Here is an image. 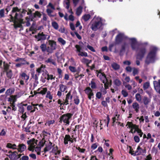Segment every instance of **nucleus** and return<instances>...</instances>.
I'll use <instances>...</instances> for the list:
<instances>
[{
  "instance_id": "52",
  "label": "nucleus",
  "mask_w": 160,
  "mask_h": 160,
  "mask_svg": "<svg viewBox=\"0 0 160 160\" xmlns=\"http://www.w3.org/2000/svg\"><path fill=\"white\" fill-rule=\"evenodd\" d=\"M78 55L79 56H81L88 57V54L87 52H81L80 53L78 54Z\"/></svg>"
},
{
  "instance_id": "32",
  "label": "nucleus",
  "mask_w": 160,
  "mask_h": 160,
  "mask_svg": "<svg viewBox=\"0 0 160 160\" xmlns=\"http://www.w3.org/2000/svg\"><path fill=\"white\" fill-rule=\"evenodd\" d=\"M52 26L55 30H58L59 28V25L56 21H53L51 23Z\"/></svg>"
},
{
  "instance_id": "41",
  "label": "nucleus",
  "mask_w": 160,
  "mask_h": 160,
  "mask_svg": "<svg viewBox=\"0 0 160 160\" xmlns=\"http://www.w3.org/2000/svg\"><path fill=\"white\" fill-rule=\"evenodd\" d=\"M85 93L87 95L92 91V90L89 87H87L84 90Z\"/></svg>"
},
{
  "instance_id": "47",
  "label": "nucleus",
  "mask_w": 160,
  "mask_h": 160,
  "mask_svg": "<svg viewBox=\"0 0 160 160\" xmlns=\"http://www.w3.org/2000/svg\"><path fill=\"white\" fill-rule=\"evenodd\" d=\"M115 85L117 86H119L121 84V82L118 79H116L114 81Z\"/></svg>"
},
{
  "instance_id": "24",
  "label": "nucleus",
  "mask_w": 160,
  "mask_h": 160,
  "mask_svg": "<svg viewBox=\"0 0 160 160\" xmlns=\"http://www.w3.org/2000/svg\"><path fill=\"white\" fill-rule=\"evenodd\" d=\"M45 62L46 63H51L54 66L57 65V63L54 59L52 58V57H51L48 58L47 60L45 61Z\"/></svg>"
},
{
  "instance_id": "35",
  "label": "nucleus",
  "mask_w": 160,
  "mask_h": 160,
  "mask_svg": "<svg viewBox=\"0 0 160 160\" xmlns=\"http://www.w3.org/2000/svg\"><path fill=\"white\" fill-rule=\"evenodd\" d=\"M111 66L112 68L115 70H117L120 68L119 65L115 62L112 63Z\"/></svg>"
},
{
  "instance_id": "37",
  "label": "nucleus",
  "mask_w": 160,
  "mask_h": 160,
  "mask_svg": "<svg viewBox=\"0 0 160 160\" xmlns=\"http://www.w3.org/2000/svg\"><path fill=\"white\" fill-rule=\"evenodd\" d=\"M18 111L21 113L23 114L24 112V107L22 105V103L19 104L18 105Z\"/></svg>"
},
{
  "instance_id": "21",
  "label": "nucleus",
  "mask_w": 160,
  "mask_h": 160,
  "mask_svg": "<svg viewBox=\"0 0 160 160\" xmlns=\"http://www.w3.org/2000/svg\"><path fill=\"white\" fill-rule=\"evenodd\" d=\"M10 65L8 63L6 62L5 61L3 62V69L4 70L3 72L8 71L10 70Z\"/></svg>"
},
{
  "instance_id": "29",
  "label": "nucleus",
  "mask_w": 160,
  "mask_h": 160,
  "mask_svg": "<svg viewBox=\"0 0 160 160\" xmlns=\"http://www.w3.org/2000/svg\"><path fill=\"white\" fill-rule=\"evenodd\" d=\"M52 148V143L50 142L48 145H47L46 147L44 149L45 152L48 151L50 150Z\"/></svg>"
},
{
  "instance_id": "9",
  "label": "nucleus",
  "mask_w": 160,
  "mask_h": 160,
  "mask_svg": "<svg viewBox=\"0 0 160 160\" xmlns=\"http://www.w3.org/2000/svg\"><path fill=\"white\" fill-rule=\"evenodd\" d=\"M146 153V150L145 149H143L140 147L139 145L137 148V150L135 152V155H138L140 154L143 155Z\"/></svg>"
},
{
  "instance_id": "60",
  "label": "nucleus",
  "mask_w": 160,
  "mask_h": 160,
  "mask_svg": "<svg viewBox=\"0 0 160 160\" xmlns=\"http://www.w3.org/2000/svg\"><path fill=\"white\" fill-rule=\"evenodd\" d=\"M87 48L88 49H89L92 52H96V51L94 48L93 47H92V46L88 45L87 46Z\"/></svg>"
},
{
  "instance_id": "45",
  "label": "nucleus",
  "mask_w": 160,
  "mask_h": 160,
  "mask_svg": "<svg viewBox=\"0 0 160 160\" xmlns=\"http://www.w3.org/2000/svg\"><path fill=\"white\" fill-rule=\"evenodd\" d=\"M58 41L59 42L61 43L62 45H64L66 43V41L61 37L59 38H58Z\"/></svg>"
},
{
  "instance_id": "36",
  "label": "nucleus",
  "mask_w": 160,
  "mask_h": 160,
  "mask_svg": "<svg viewBox=\"0 0 160 160\" xmlns=\"http://www.w3.org/2000/svg\"><path fill=\"white\" fill-rule=\"evenodd\" d=\"M82 62L84 64L90 63L92 62L91 60H89L87 58H84L82 59Z\"/></svg>"
},
{
  "instance_id": "48",
  "label": "nucleus",
  "mask_w": 160,
  "mask_h": 160,
  "mask_svg": "<svg viewBox=\"0 0 160 160\" xmlns=\"http://www.w3.org/2000/svg\"><path fill=\"white\" fill-rule=\"evenodd\" d=\"M69 69L70 71L72 72H75L77 71V69L75 67L70 66L69 67Z\"/></svg>"
},
{
  "instance_id": "19",
  "label": "nucleus",
  "mask_w": 160,
  "mask_h": 160,
  "mask_svg": "<svg viewBox=\"0 0 160 160\" xmlns=\"http://www.w3.org/2000/svg\"><path fill=\"white\" fill-rule=\"evenodd\" d=\"M26 149V146L24 144H19L18 145V147L16 149H18V152H22V151H24Z\"/></svg>"
},
{
  "instance_id": "42",
  "label": "nucleus",
  "mask_w": 160,
  "mask_h": 160,
  "mask_svg": "<svg viewBox=\"0 0 160 160\" xmlns=\"http://www.w3.org/2000/svg\"><path fill=\"white\" fill-rule=\"evenodd\" d=\"M135 98L136 100L139 102L141 101V95L138 93H137L135 95Z\"/></svg>"
},
{
  "instance_id": "43",
  "label": "nucleus",
  "mask_w": 160,
  "mask_h": 160,
  "mask_svg": "<svg viewBox=\"0 0 160 160\" xmlns=\"http://www.w3.org/2000/svg\"><path fill=\"white\" fill-rule=\"evenodd\" d=\"M46 97L48 98L50 100H52V99L53 97L52 95L51 94V92L50 91H48L47 92Z\"/></svg>"
},
{
  "instance_id": "59",
  "label": "nucleus",
  "mask_w": 160,
  "mask_h": 160,
  "mask_svg": "<svg viewBox=\"0 0 160 160\" xmlns=\"http://www.w3.org/2000/svg\"><path fill=\"white\" fill-rule=\"evenodd\" d=\"M46 51L48 53V55H49V53H52L53 52V51L52 49L51 48L50 49V47L48 46L47 47V50Z\"/></svg>"
},
{
  "instance_id": "15",
  "label": "nucleus",
  "mask_w": 160,
  "mask_h": 160,
  "mask_svg": "<svg viewBox=\"0 0 160 160\" xmlns=\"http://www.w3.org/2000/svg\"><path fill=\"white\" fill-rule=\"evenodd\" d=\"M49 44L51 48L53 51L56 49V42L54 40H48Z\"/></svg>"
},
{
  "instance_id": "57",
  "label": "nucleus",
  "mask_w": 160,
  "mask_h": 160,
  "mask_svg": "<svg viewBox=\"0 0 160 160\" xmlns=\"http://www.w3.org/2000/svg\"><path fill=\"white\" fill-rule=\"evenodd\" d=\"M47 12L48 13V15L50 17H53V16L52 15L51 13L52 12V11L49 8H48L46 10Z\"/></svg>"
},
{
  "instance_id": "61",
  "label": "nucleus",
  "mask_w": 160,
  "mask_h": 160,
  "mask_svg": "<svg viewBox=\"0 0 160 160\" xmlns=\"http://www.w3.org/2000/svg\"><path fill=\"white\" fill-rule=\"evenodd\" d=\"M104 84V89H107L108 88V85H109V83L108 82V80L107 81H105V82L103 83Z\"/></svg>"
},
{
  "instance_id": "20",
  "label": "nucleus",
  "mask_w": 160,
  "mask_h": 160,
  "mask_svg": "<svg viewBox=\"0 0 160 160\" xmlns=\"http://www.w3.org/2000/svg\"><path fill=\"white\" fill-rule=\"evenodd\" d=\"M153 84L155 90L160 88V79L158 80V81H153Z\"/></svg>"
},
{
  "instance_id": "33",
  "label": "nucleus",
  "mask_w": 160,
  "mask_h": 160,
  "mask_svg": "<svg viewBox=\"0 0 160 160\" xmlns=\"http://www.w3.org/2000/svg\"><path fill=\"white\" fill-rule=\"evenodd\" d=\"M7 147L8 148H12L13 149H16L17 148V146L16 144H12L10 143H8L7 145Z\"/></svg>"
},
{
  "instance_id": "11",
  "label": "nucleus",
  "mask_w": 160,
  "mask_h": 160,
  "mask_svg": "<svg viewBox=\"0 0 160 160\" xmlns=\"http://www.w3.org/2000/svg\"><path fill=\"white\" fill-rule=\"evenodd\" d=\"M126 126H128V128H130V130H141L138 128V127L137 125L133 124L132 122H128Z\"/></svg>"
},
{
  "instance_id": "28",
  "label": "nucleus",
  "mask_w": 160,
  "mask_h": 160,
  "mask_svg": "<svg viewBox=\"0 0 160 160\" xmlns=\"http://www.w3.org/2000/svg\"><path fill=\"white\" fill-rule=\"evenodd\" d=\"M31 74L32 77L34 79L35 81L36 82L38 79V76L39 74V73L35 74L34 72H32L31 73Z\"/></svg>"
},
{
  "instance_id": "63",
  "label": "nucleus",
  "mask_w": 160,
  "mask_h": 160,
  "mask_svg": "<svg viewBox=\"0 0 160 160\" xmlns=\"http://www.w3.org/2000/svg\"><path fill=\"white\" fill-rule=\"evenodd\" d=\"M4 9H2L0 10V17H4Z\"/></svg>"
},
{
  "instance_id": "3",
  "label": "nucleus",
  "mask_w": 160,
  "mask_h": 160,
  "mask_svg": "<svg viewBox=\"0 0 160 160\" xmlns=\"http://www.w3.org/2000/svg\"><path fill=\"white\" fill-rule=\"evenodd\" d=\"M73 115V114L70 113L63 114L59 118V122L61 124L63 122V124L65 125H68L70 124V121Z\"/></svg>"
},
{
  "instance_id": "49",
  "label": "nucleus",
  "mask_w": 160,
  "mask_h": 160,
  "mask_svg": "<svg viewBox=\"0 0 160 160\" xmlns=\"http://www.w3.org/2000/svg\"><path fill=\"white\" fill-rule=\"evenodd\" d=\"M21 9H19L17 7H14L12 8V13H14L16 12H20Z\"/></svg>"
},
{
  "instance_id": "46",
  "label": "nucleus",
  "mask_w": 160,
  "mask_h": 160,
  "mask_svg": "<svg viewBox=\"0 0 160 160\" xmlns=\"http://www.w3.org/2000/svg\"><path fill=\"white\" fill-rule=\"evenodd\" d=\"M150 86V84L148 82H146L143 85V88L145 90L148 89Z\"/></svg>"
},
{
  "instance_id": "5",
  "label": "nucleus",
  "mask_w": 160,
  "mask_h": 160,
  "mask_svg": "<svg viewBox=\"0 0 160 160\" xmlns=\"http://www.w3.org/2000/svg\"><path fill=\"white\" fill-rule=\"evenodd\" d=\"M102 25V19L101 18H97L92 22L90 28L93 31H96L99 29Z\"/></svg>"
},
{
  "instance_id": "26",
  "label": "nucleus",
  "mask_w": 160,
  "mask_h": 160,
  "mask_svg": "<svg viewBox=\"0 0 160 160\" xmlns=\"http://www.w3.org/2000/svg\"><path fill=\"white\" fill-rule=\"evenodd\" d=\"M51 152L54 153L56 155H58L60 153V151L58 150L57 146L53 148Z\"/></svg>"
},
{
  "instance_id": "10",
  "label": "nucleus",
  "mask_w": 160,
  "mask_h": 160,
  "mask_svg": "<svg viewBox=\"0 0 160 160\" xmlns=\"http://www.w3.org/2000/svg\"><path fill=\"white\" fill-rule=\"evenodd\" d=\"M21 155V154H18L16 152H14L9 154L8 156L12 160H17L20 157Z\"/></svg>"
},
{
  "instance_id": "62",
  "label": "nucleus",
  "mask_w": 160,
  "mask_h": 160,
  "mask_svg": "<svg viewBox=\"0 0 160 160\" xmlns=\"http://www.w3.org/2000/svg\"><path fill=\"white\" fill-rule=\"evenodd\" d=\"M98 146V144L97 143H95L93 144L91 147V148L93 150H94L96 149Z\"/></svg>"
},
{
  "instance_id": "44",
  "label": "nucleus",
  "mask_w": 160,
  "mask_h": 160,
  "mask_svg": "<svg viewBox=\"0 0 160 160\" xmlns=\"http://www.w3.org/2000/svg\"><path fill=\"white\" fill-rule=\"evenodd\" d=\"M45 75H47V79L48 80H49L50 79L51 80L54 79L55 77H53V75H49L48 74H47L46 73L45 74Z\"/></svg>"
},
{
  "instance_id": "34",
  "label": "nucleus",
  "mask_w": 160,
  "mask_h": 160,
  "mask_svg": "<svg viewBox=\"0 0 160 160\" xmlns=\"http://www.w3.org/2000/svg\"><path fill=\"white\" fill-rule=\"evenodd\" d=\"M14 27L15 28L17 29L18 28H20L23 29V26L21 23H16V21L14 22Z\"/></svg>"
},
{
  "instance_id": "56",
  "label": "nucleus",
  "mask_w": 160,
  "mask_h": 160,
  "mask_svg": "<svg viewBox=\"0 0 160 160\" xmlns=\"http://www.w3.org/2000/svg\"><path fill=\"white\" fill-rule=\"evenodd\" d=\"M75 129L76 130H77V129L78 130H82L83 129V127L82 125H76L75 126ZM74 130H76V129H74Z\"/></svg>"
},
{
  "instance_id": "51",
  "label": "nucleus",
  "mask_w": 160,
  "mask_h": 160,
  "mask_svg": "<svg viewBox=\"0 0 160 160\" xmlns=\"http://www.w3.org/2000/svg\"><path fill=\"white\" fill-rule=\"evenodd\" d=\"M17 95H14V96L12 95L11 96V97H12L11 98H8V102H13V100L14 99H16V98H17Z\"/></svg>"
},
{
  "instance_id": "1",
  "label": "nucleus",
  "mask_w": 160,
  "mask_h": 160,
  "mask_svg": "<svg viewBox=\"0 0 160 160\" xmlns=\"http://www.w3.org/2000/svg\"><path fill=\"white\" fill-rule=\"evenodd\" d=\"M157 48L153 47L148 53L145 60V65H148L150 63H154L155 60Z\"/></svg>"
},
{
  "instance_id": "23",
  "label": "nucleus",
  "mask_w": 160,
  "mask_h": 160,
  "mask_svg": "<svg viewBox=\"0 0 160 160\" xmlns=\"http://www.w3.org/2000/svg\"><path fill=\"white\" fill-rule=\"evenodd\" d=\"M6 73V75L8 79H11L13 76V73L12 70L10 69L8 71L5 72Z\"/></svg>"
},
{
  "instance_id": "18",
  "label": "nucleus",
  "mask_w": 160,
  "mask_h": 160,
  "mask_svg": "<svg viewBox=\"0 0 160 160\" xmlns=\"http://www.w3.org/2000/svg\"><path fill=\"white\" fill-rule=\"evenodd\" d=\"M98 77H99L103 83H104L105 81H107V80H108L106 75L103 72L102 73H101V74L99 75Z\"/></svg>"
},
{
  "instance_id": "14",
  "label": "nucleus",
  "mask_w": 160,
  "mask_h": 160,
  "mask_svg": "<svg viewBox=\"0 0 160 160\" xmlns=\"http://www.w3.org/2000/svg\"><path fill=\"white\" fill-rule=\"evenodd\" d=\"M42 16L41 13L38 11H36L35 12L33 13V15H32L30 18L31 19V21H33L34 18L36 17L38 18H41Z\"/></svg>"
},
{
  "instance_id": "64",
  "label": "nucleus",
  "mask_w": 160,
  "mask_h": 160,
  "mask_svg": "<svg viewBox=\"0 0 160 160\" xmlns=\"http://www.w3.org/2000/svg\"><path fill=\"white\" fill-rule=\"evenodd\" d=\"M102 94L100 92H98L96 94V97L98 99H100L102 96Z\"/></svg>"
},
{
  "instance_id": "39",
  "label": "nucleus",
  "mask_w": 160,
  "mask_h": 160,
  "mask_svg": "<svg viewBox=\"0 0 160 160\" xmlns=\"http://www.w3.org/2000/svg\"><path fill=\"white\" fill-rule=\"evenodd\" d=\"M42 89L40 92H38V94L43 95L45 94L48 92V89L47 88H42Z\"/></svg>"
},
{
  "instance_id": "6",
  "label": "nucleus",
  "mask_w": 160,
  "mask_h": 160,
  "mask_svg": "<svg viewBox=\"0 0 160 160\" xmlns=\"http://www.w3.org/2000/svg\"><path fill=\"white\" fill-rule=\"evenodd\" d=\"M34 37L37 41H41L42 42V41L46 39L48 40L50 38V36L47 34H44L43 32H42L41 33L40 32L38 33L37 35H35Z\"/></svg>"
},
{
  "instance_id": "2",
  "label": "nucleus",
  "mask_w": 160,
  "mask_h": 160,
  "mask_svg": "<svg viewBox=\"0 0 160 160\" xmlns=\"http://www.w3.org/2000/svg\"><path fill=\"white\" fill-rule=\"evenodd\" d=\"M37 141L32 139L27 141L28 145V148L29 150L32 152L35 151L38 155L40 154L41 148L37 144Z\"/></svg>"
},
{
  "instance_id": "4",
  "label": "nucleus",
  "mask_w": 160,
  "mask_h": 160,
  "mask_svg": "<svg viewBox=\"0 0 160 160\" xmlns=\"http://www.w3.org/2000/svg\"><path fill=\"white\" fill-rule=\"evenodd\" d=\"M137 51L136 58L142 61L146 53V48L145 46L140 47L137 49Z\"/></svg>"
},
{
  "instance_id": "8",
  "label": "nucleus",
  "mask_w": 160,
  "mask_h": 160,
  "mask_svg": "<svg viewBox=\"0 0 160 160\" xmlns=\"http://www.w3.org/2000/svg\"><path fill=\"white\" fill-rule=\"evenodd\" d=\"M128 38L122 33H119L116 37L115 41L117 44H119L121 42L123 39H127Z\"/></svg>"
},
{
  "instance_id": "17",
  "label": "nucleus",
  "mask_w": 160,
  "mask_h": 160,
  "mask_svg": "<svg viewBox=\"0 0 160 160\" xmlns=\"http://www.w3.org/2000/svg\"><path fill=\"white\" fill-rule=\"evenodd\" d=\"M15 61L16 62H18L20 61H22V62H21L22 65H29V63L27 62L25 59L24 58H18L15 60Z\"/></svg>"
},
{
  "instance_id": "40",
  "label": "nucleus",
  "mask_w": 160,
  "mask_h": 160,
  "mask_svg": "<svg viewBox=\"0 0 160 160\" xmlns=\"http://www.w3.org/2000/svg\"><path fill=\"white\" fill-rule=\"evenodd\" d=\"M91 16L89 14H85L82 17V18L85 21H88L90 18Z\"/></svg>"
},
{
  "instance_id": "54",
  "label": "nucleus",
  "mask_w": 160,
  "mask_h": 160,
  "mask_svg": "<svg viewBox=\"0 0 160 160\" xmlns=\"http://www.w3.org/2000/svg\"><path fill=\"white\" fill-rule=\"evenodd\" d=\"M121 93L124 97H126L128 95V93L126 90H122L121 91Z\"/></svg>"
},
{
  "instance_id": "25",
  "label": "nucleus",
  "mask_w": 160,
  "mask_h": 160,
  "mask_svg": "<svg viewBox=\"0 0 160 160\" xmlns=\"http://www.w3.org/2000/svg\"><path fill=\"white\" fill-rule=\"evenodd\" d=\"M143 104L145 105H148L151 102V99L146 96H144L142 99Z\"/></svg>"
},
{
  "instance_id": "27",
  "label": "nucleus",
  "mask_w": 160,
  "mask_h": 160,
  "mask_svg": "<svg viewBox=\"0 0 160 160\" xmlns=\"http://www.w3.org/2000/svg\"><path fill=\"white\" fill-rule=\"evenodd\" d=\"M40 48L41 49L42 52H46L47 50V45L45 43L42 44L40 46Z\"/></svg>"
},
{
  "instance_id": "13",
  "label": "nucleus",
  "mask_w": 160,
  "mask_h": 160,
  "mask_svg": "<svg viewBox=\"0 0 160 160\" xmlns=\"http://www.w3.org/2000/svg\"><path fill=\"white\" fill-rule=\"evenodd\" d=\"M127 46L126 42H124L121 45V48L119 50V55L120 56H122L124 53L126 48Z\"/></svg>"
},
{
  "instance_id": "31",
  "label": "nucleus",
  "mask_w": 160,
  "mask_h": 160,
  "mask_svg": "<svg viewBox=\"0 0 160 160\" xmlns=\"http://www.w3.org/2000/svg\"><path fill=\"white\" fill-rule=\"evenodd\" d=\"M73 99L74 103L75 104L78 105L79 104L80 102V100L79 99V97L77 95L74 96L73 97Z\"/></svg>"
},
{
  "instance_id": "38",
  "label": "nucleus",
  "mask_w": 160,
  "mask_h": 160,
  "mask_svg": "<svg viewBox=\"0 0 160 160\" xmlns=\"http://www.w3.org/2000/svg\"><path fill=\"white\" fill-rule=\"evenodd\" d=\"M82 8L81 6H79L77 9L76 13L78 16L80 15L82 13Z\"/></svg>"
},
{
  "instance_id": "58",
  "label": "nucleus",
  "mask_w": 160,
  "mask_h": 160,
  "mask_svg": "<svg viewBox=\"0 0 160 160\" xmlns=\"http://www.w3.org/2000/svg\"><path fill=\"white\" fill-rule=\"evenodd\" d=\"M14 2H13V4L11 5L10 6H8L7 7V8L5 9V10H6V12H7V13H6V14H7L8 12L10 10L11 7L13 5V4H14Z\"/></svg>"
},
{
  "instance_id": "7",
  "label": "nucleus",
  "mask_w": 160,
  "mask_h": 160,
  "mask_svg": "<svg viewBox=\"0 0 160 160\" xmlns=\"http://www.w3.org/2000/svg\"><path fill=\"white\" fill-rule=\"evenodd\" d=\"M74 141H76V138L74 137L73 135H72L71 137L70 136L66 135L64 138V143L65 145L68 144V142L71 143L73 142Z\"/></svg>"
},
{
  "instance_id": "50",
  "label": "nucleus",
  "mask_w": 160,
  "mask_h": 160,
  "mask_svg": "<svg viewBox=\"0 0 160 160\" xmlns=\"http://www.w3.org/2000/svg\"><path fill=\"white\" fill-rule=\"evenodd\" d=\"M75 47L77 49V52L80 53L82 50L81 47L79 45L77 44L75 46Z\"/></svg>"
},
{
  "instance_id": "12",
  "label": "nucleus",
  "mask_w": 160,
  "mask_h": 160,
  "mask_svg": "<svg viewBox=\"0 0 160 160\" xmlns=\"http://www.w3.org/2000/svg\"><path fill=\"white\" fill-rule=\"evenodd\" d=\"M128 39L131 41V46L132 50H134L136 49V46L137 43L136 39L135 38H129Z\"/></svg>"
},
{
  "instance_id": "22",
  "label": "nucleus",
  "mask_w": 160,
  "mask_h": 160,
  "mask_svg": "<svg viewBox=\"0 0 160 160\" xmlns=\"http://www.w3.org/2000/svg\"><path fill=\"white\" fill-rule=\"evenodd\" d=\"M20 76L21 77L22 79L26 80L27 82L29 79V77L27 75L25 72H23L20 74Z\"/></svg>"
},
{
  "instance_id": "53",
  "label": "nucleus",
  "mask_w": 160,
  "mask_h": 160,
  "mask_svg": "<svg viewBox=\"0 0 160 160\" xmlns=\"http://www.w3.org/2000/svg\"><path fill=\"white\" fill-rule=\"evenodd\" d=\"M138 72V70L137 68H133V72L132 73L133 75L135 76V75L137 74Z\"/></svg>"
},
{
  "instance_id": "16",
  "label": "nucleus",
  "mask_w": 160,
  "mask_h": 160,
  "mask_svg": "<svg viewBox=\"0 0 160 160\" xmlns=\"http://www.w3.org/2000/svg\"><path fill=\"white\" fill-rule=\"evenodd\" d=\"M132 106V108L134 109V111L136 113H138L139 112V109L140 106L139 104L137 102H134L133 103Z\"/></svg>"
},
{
  "instance_id": "55",
  "label": "nucleus",
  "mask_w": 160,
  "mask_h": 160,
  "mask_svg": "<svg viewBox=\"0 0 160 160\" xmlns=\"http://www.w3.org/2000/svg\"><path fill=\"white\" fill-rule=\"evenodd\" d=\"M91 88L92 89H95L97 88V85L96 83L93 81H92L91 82Z\"/></svg>"
},
{
  "instance_id": "30",
  "label": "nucleus",
  "mask_w": 160,
  "mask_h": 160,
  "mask_svg": "<svg viewBox=\"0 0 160 160\" xmlns=\"http://www.w3.org/2000/svg\"><path fill=\"white\" fill-rule=\"evenodd\" d=\"M59 90L62 92H64L67 89V87L63 84H60L59 85Z\"/></svg>"
}]
</instances>
